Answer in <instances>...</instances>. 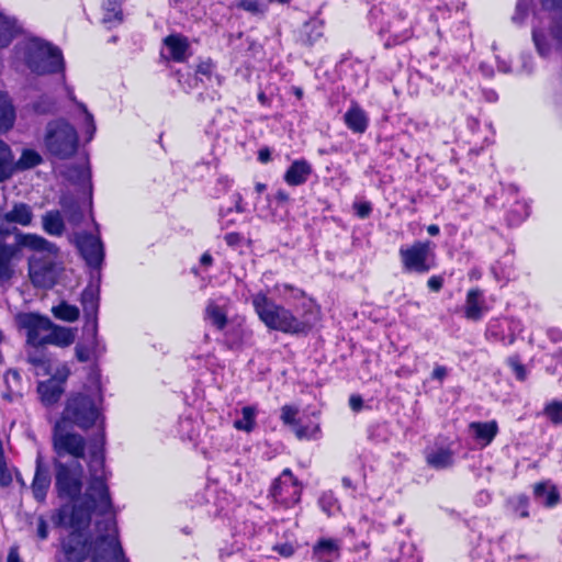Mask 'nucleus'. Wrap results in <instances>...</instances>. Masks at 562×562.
<instances>
[{
	"mask_svg": "<svg viewBox=\"0 0 562 562\" xmlns=\"http://www.w3.org/2000/svg\"><path fill=\"white\" fill-rule=\"evenodd\" d=\"M4 381L7 385H11V382H13L14 385H18L21 382V375L18 370L9 369L4 375Z\"/></svg>",
	"mask_w": 562,
	"mask_h": 562,
	"instance_id": "nucleus-61",
	"label": "nucleus"
},
{
	"mask_svg": "<svg viewBox=\"0 0 562 562\" xmlns=\"http://www.w3.org/2000/svg\"><path fill=\"white\" fill-rule=\"evenodd\" d=\"M224 239L228 246L236 247L241 243L243 236L239 233H228L224 236Z\"/></svg>",
	"mask_w": 562,
	"mask_h": 562,
	"instance_id": "nucleus-62",
	"label": "nucleus"
},
{
	"mask_svg": "<svg viewBox=\"0 0 562 562\" xmlns=\"http://www.w3.org/2000/svg\"><path fill=\"white\" fill-rule=\"evenodd\" d=\"M273 551L278 552L280 555L284 558H290L294 554L295 549L293 544L285 542L281 544L273 546Z\"/></svg>",
	"mask_w": 562,
	"mask_h": 562,
	"instance_id": "nucleus-58",
	"label": "nucleus"
},
{
	"mask_svg": "<svg viewBox=\"0 0 562 562\" xmlns=\"http://www.w3.org/2000/svg\"><path fill=\"white\" fill-rule=\"evenodd\" d=\"M101 403L102 394L99 386L91 393H74L67 398L58 422L87 430L102 418Z\"/></svg>",
	"mask_w": 562,
	"mask_h": 562,
	"instance_id": "nucleus-5",
	"label": "nucleus"
},
{
	"mask_svg": "<svg viewBox=\"0 0 562 562\" xmlns=\"http://www.w3.org/2000/svg\"><path fill=\"white\" fill-rule=\"evenodd\" d=\"M324 35V23L318 19H311L303 24L297 41L305 46H313Z\"/></svg>",
	"mask_w": 562,
	"mask_h": 562,
	"instance_id": "nucleus-31",
	"label": "nucleus"
},
{
	"mask_svg": "<svg viewBox=\"0 0 562 562\" xmlns=\"http://www.w3.org/2000/svg\"><path fill=\"white\" fill-rule=\"evenodd\" d=\"M52 446L55 453L54 459L80 461L86 457L87 440L80 434L74 431L64 422H56L53 427Z\"/></svg>",
	"mask_w": 562,
	"mask_h": 562,
	"instance_id": "nucleus-8",
	"label": "nucleus"
},
{
	"mask_svg": "<svg viewBox=\"0 0 562 562\" xmlns=\"http://www.w3.org/2000/svg\"><path fill=\"white\" fill-rule=\"evenodd\" d=\"M379 34L386 48L403 44L412 37V21L398 13L381 27Z\"/></svg>",
	"mask_w": 562,
	"mask_h": 562,
	"instance_id": "nucleus-17",
	"label": "nucleus"
},
{
	"mask_svg": "<svg viewBox=\"0 0 562 562\" xmlns=\"http://www.w3.org/2000/svg\"><path fill=\"white\" fill-rule=\"evenodd\" d=\"M70 178H76L77 182L90 183L91 171L89 167L86 166H74L69 169Z\"/></svg>",
	"mask_w": 562,
	"mask_h": 562,
	"instance_id": "nucleus-52",
	"label": "nucleus"
},
{
	"mask_svg": "<svg viewBox=\"0 0 562 562\" xmlns=\"http://www.w3.org/2000/svg\"><path fill=\"white\" fill-rule=\"evenodd\" d=\"M123 0H104L102 4V23L108 27L112 29L120 25L123 20L122 10Z\"/></svg>",
	"mask_w": 562,
	"mask_h": 562,
	"instance_id": "nucleus-34",
	"label": "nucleus"
},
{
	"mask_svg": "<svg viewBox=\"0 0 562 562\" xmlns=\"http://www.w3.org/2000/svg\"><path fill=\"white\" fill-rule=\"evenodd\" d=\"M46 346H26V361L34 368L36 375H49L52 373V357Z\"/></svg>",
	"mask_w": 562,
	"mask_h": 562,
	"instance_id": "nucleus-19",
	"label": "nucleus"
},
{
	"mask_svg": "<svg viewBox=\"0 0 562 562\" xmlns=\"http://www.w3.org/2000/svg\"><path fill=\"white\" fill-rule=\"evenodd\" d=\"M353 209L356 211V214L360 218L369 217L372 212V206H371V203H369V202H357L353 204Z\"/></svg>",
	"mask_w": 562,
	"mask_h": 562,
	"instance_id": "nucleus-57",
	"label": "nucleus"
},
{
	"mask_svg": "<svg viewBox=\"0 0 562 562\" xmlns=\"http://www.w3.org/2000/svg\"><path fill=\"white\" fill-rule=\"evenodd\" d=\"M36 533L40 540H46L48 537V525L43 516H40L37 519Z\"/></svg>",
	"mask_w": 562,
	"mask_h": 562,
	"instance_id": "nucleus-59",
	"label": "nucleus"
},
{
	"mask_svg": "<svg viewBox=\"0 0 562 562\" xmlns=\"http://www.w3.org/2000/svg\"><path fill=\"white\" fill-rule=\"evenodd\" d=\"M77 108L82 112L85 116L82 128L85 134L87 135V140L90 142L93 138L97 131L93 115L89 112L86 104L82 102H77Z\"/></svg>",
	"mask_w": 562,
	"mask_h": 562,
	"instance_id": "nucleus-49",
	"label": "nucleus"
},
{
	"mask_svg": "<svg viewBox=\"0 0 562 562\" xmlns=\"http://www.w3.org/2000/svg\"><path fill=\"white\" fill-rule=\"evenodd\" d=\"M508 366L512 368L513 372L515 373L516 378L519 380V381H524L526 378H527V371H526V368L525 366L520 362L519 360V357L518 356H513V357H509L508 360Z\"/></svg>",
	"mask_w": 562,
	"mask_h": 562,
	"instance_id": "nucleus-54",
	"label": "nucleus"
},
{
	"mask_svg": "<svg viewBox=\"0 0 562 562\" xmlns=\"http://www.w3.org/2000/svg\"><path fill=\"white\" fill-rule=\"evenodd\" d=\"M45 345H53L60 348L68 347L76 339V329L57 325L53 322L48 334L44 335Z\"/></svg>",
	"mask_w": 562,
	"mask_h": 562,
	"instance_id": "nucleus-27",
	"label": "nucleus"
},
{
	"mask_svg": "<svg viewBox=\"0 0 562 562\" xmlns=\"http://www.w3.org/2000/svg\"><path fill=\"white\" fill-rule=\"evenodd\" d=\"M50 486V475L47 468L43 464L42 458L37 457L34 477L31 484L34 498L44 503Z\"/></svg>",
	"mask_w": 562,
	"mask_h": 562,
	"instance_id": "nucleus-26",
	"label": "nucleus"
},
{
	"mask_svg": "<svg viewBox=\"0 0 562 562\" xmlns=\"http://www.w3.org/2000/svg\"><path fill=\"white\" fill-rule=\"evenodd\" d=\"M88 335L92 336L91 331H87ZM104 346L100 345L99 339L97 338V342H93V337H90L87 345L78 344L75 348L76 357L80 362H87L90 360L91 355H100L104 352Z\"/></svg>",
	"mask_w": 562,
	"mask_h": 562,
	"instance_id": "nucleus-42",
	"label": "nucleus"
},
{
	"mask_svg": "<svg viewBox=\"0 0 562 562\" xmlns=\"http://www.w3.org/2000/svg\"><path fill=\"white\" fill-rule=\"evenodd\" d=\"M76 244L87 266L100 273L105 256L101 238L90 233H81L76 236Z\"/></svg>",
	"mask_w": 562,
	"mask_h": 562,
	"instance_id": "nucleus-16",
	"label": "nucleus"
},
{
	"mask_svg": "<svg viewBox=\"0 0 562 562\" xmlns=\"http://www.w3.org/2000/svg\"><path fill=\"white\" fill-rule=\"evenodd\" d=\"M299 407L294 405H283L281 407L280 419L283 425L291 427L297 439L316 440L321 437L319 423L314 420L303 422L299 418Z\"/></svg>",
	"mask_w": 562,
	"mask_h": 562,
	"instance_id": "nucleus-13",
	"label": "nucleus"
},
{
	"mask_svg": "<svg viewBox=\"0 0 562 562\" xmlns=\"http://www.w3.org/2000/svg\"><path fill=\"white\" fill-rule=\"evenodd\" d=\"M43 144L49 155L58 159H68L78 149L77 130L66 119L52 120L45 126Z\"/></svg>",
	"mask_w": 562,
	"mask_h": 562,
	"instance_id": "nucleus-6",
	"label": "nucleus"
},
{
	"mask_svg": "<svg viewBox=\"0 0 562 562\" xmlns=\"http://www.w3.org/2000/svg\"><path fill=\"white\" fill-rule=\"evenodd\" d=\"M14 246H18L19 249L21 247L29 248L34 250L35 254H43L44 256L57 255L58 251V248L53 243L35 234L19 233Z\"/></svg>",
	"mask_w": 562,
	"mask_h": 562,
	"instance_id": "nucleus-23",
	"label": "nucleus"
},
{
	"mask_svg": "<svg viewBox=\"0 0 562 562\" xmlns=\"http://www.w3.org/2000/svg\"><path fill=\"white\" fill-rule=\"evenodd\" d=\"M513 510L515 515L519 518H528L529 517V498L526 495H519L514 501H512Z\"/></svg>",
	"mask_w": 562,
	"mask_h": 562,
	"instance_id": "nucleus-51",
	"label": "nucleus"
},
{
	"mask_svg": "<svg viewBox=\"0 0 562 562\" xmlns=\"http://www.w3.org/2000/svg\"><path fill=\"white\" fill-rule=\"evenodd\" d=\"M398 255L405 272L425 274L436 267V256L429 240L402 246Z\"/></svg>",
	"mask_w": 562,
	"mask_h": 562,
	"instance_id": "nucleus-9",
	"label": "nucleus"
},
{
	"mask_svg": "<svg viewBox=\"0 0 562 562\" xmlns=\"http://www.w3.org/2000/svg\"><path fill=\"white\" fill-rule=\"evenodd\" d=\"M547 336L552 342H560L562 340V330L557 327H551L547 330Z\"/></svg>",
	"mask_w": 562,
	"mask_h": 562,
	"instance_id": "nucleus-63",
	"label": "nucleus"
},
{
	"mask_svg": "<svg viewBox=\"0 0 562 562\" xmlns=\"http://www.w3.org/2000/svg\"><path fill=\"white\" fill-rule=\"evenodd\" d=\"M100 278L101 274L98 273L97 282H90L81 293L80 302L82 305L83 314H85V329L86 331H91L93 337V342H97V333H98V312L100 305Z\"/></svg>",
	"mask_w": 562,
	"mask_h": 562,
	"instance_id": "nucleus-15",
	"label": "nucleus"
},
{
	"mask_svg": "<svg viewBox=\"0 0 562 562\" xmlns=\"http://www.w3.org/2000/svg\"><path fill=\"white\" fill-rule=\"evenodd\" d=\"M237 8L243 9L255 15H262L267 11V5L260 0H235Z\"/></svg>",
	"mask_w": 562,
	"mask_h": 562,
	"instance_id": "nucleus-50",
	"label": "nucleus"
},
{
	"mask_svg": "<svg viewBox=\"0 0 562 562\" xmlns=\"http://www.w3.org/2000/svg\"><path fill=\"white\" fill-rule=\"evenodd\" d=\"M104 435L95 436L89 447V482L81 503L61 506L52 517L56 526L71 527L80 531L89 526L93 513L105 515L113 512V503L108 486V472L104 465Z\"/></svg>",
	"mask_w": 562,
	"mask_h": 562,
	"instance_id": "nucleus-1",
	"label": "nucleus"
},
{
	"mask_svg": "<svg viewBox=\"0 0 562 562\" xmlns=\"http://www.w3.org/2000/svg\"><path fill=\"white\" fill-rule=\"evenodd\" d=\"M318 503L327 515H331L333 509L336 507V499L331 494H323Z\"/></svg>",
	"mask_w": 562,
	"mask_h": 562,
	"instance_id": "nucleus-56",
	"label": "nucleus"
},
{
	"mask_svg": "<svg viewBox=\"0 0 562 562\" xmlns=\"http://www.w3.org/2000/svg\"><path fill=\"white\" fill-rule=\"evenodd\" d=\"M312 173L313 167L306 159H295L284 172L283 180L290 187H299L306 183Z\"/></svg>",
	"mask_w": 562,
	"mask_h": 562,
	"instance_id": "nucleus-25",
	"label": "nucleus"
},
{
	"mask_svg": "<svg viewBox=\"0 0 562 562\" xmlns=\"http://www.w3.org/2000/svg\"><path fill=\"white\" fill-rule=\"evenodd\" d=\"M491 272L497 282L506 284L515 278L513 257L508 254L505 255L491 267Z\"/></svg>",
	"mask_w": 562,
	"mask_h": 562,
	"instance_id": "nucleus-39",
	"label": "nucleus"
},
{
	"mask_svg": "<svg viewBox=\"0 0 562 562\" xmlns=\"http://www.w3.org/2000/svg\"><path fill=\"white\" fill-rule=\"evenodd\" d=\"M215 66L211 60L202 61L198 65L196 77L201 82L204 83H216L222 85V78L214 74Z\"/></svg>",
	"mask_w": 562,
	"mask_h": 562,
	"instance_id": "nucleus-45",
	"label": "nucleus"
},
{
	"mask_svg": "<svg viewBox=\"0 0 562 562\" xmlns=\"http://www.w3.org/2000/svg\"><path fill=\"white\" fill-rule=\"evenodd\" d=\"M59 205L70 224L77 225L82 221V207L74 195L69 193L61 194Z\"/></svg>",
	"mask_w": 562,
	"mask_h": 562,
	"instance_id": "nucleus-37",
	"label": "nucleus"
},
{
	"mask_svg": "<svg viewBox=\"0 0 562 562\" xmlns=\"http://www.w3.org/2000/svg\"><path fill=\"white\" fill-rule=\"evenodd\" d=\"M22 31L15 18L0 12V48H5L12 40Z\"/></svg>",
	"mask_w": 562,
	"mask_h": 562,
	"instance_id": "nucleus-38",
	"label": "nucleus"
},
{
	"mask_svg": "<svg viewBox=\"0 0 562 562\" xmlns=\"http://www.w3.org/2000/svg\"><path fill=\"white\" fill-rule=\"evenodd\" d=\"M33 220V211L26 203H15L12 210L0 215V237L9 235L10 231L4 228V223L19 224L22 226H29Z\"/></svg>",
	"mask_w": 562,
	"mask_h": 562,
	"instance_id": "nucleus-21",
	"label": "nucleus"
},
{
	"mask_svg": "<svg viewBox=\"0 0 562 562\" xmlns=\"http://www.w3.org/2000/svg\"><path fill=\"white\" fill-rule=\"evenodd\" d=\"M15 108L8 92L0 90V133L10 131L15 122Z\"/></svg>",
	"mask_w": 562,
	"mask_h": 562,
	"instance_id": "nucleus-33",
	"label": "nucleus"
},
{
	"mask_svg": "<svg viewBox=\"0 0 562 562\" xmlns=\"http://www.w3.org/2000/svg\"><path fill=\"white\" fill-rule=\"evenodd\" d=\"M531 0H519L516 4V11L513 15L515 22H522L528 13Z\"/></svg>",
	"mask_w": 562,
	"mask_h": 562,
	"instance_id": "nucleus-55",
	"label": "nucleus"
},
{
	"mask_svg": "<svg viewBox=\"0 0 562 562\" xmlns=\"http://www.w3.org/2000/svg\"><path fill=\"white\" fill-rule=\"evenodd\" d=\"M448 374L447 368L443 366H436L432 370L431 378L434 380L442 381Z\"/></svg>",
	"mask_w": 562,
	"mask_h": 562,
	"instance_id": "nucleus-64",
	"label": "nucleus"
},
{
	"mask_svg": "<svg viewBox=\"0 0 562 562\" xmlns=\"http://www.w3.org/2000/svg\"><path fill=\"white\" fill-rule=\"evenodd\" d=\"M42 226L45 233L52 236H61L65 232V223L59 211L52 210L42 216Z\"/></svg>",
	"mask_w": 562,
	"mask_h": 562,
	"instance_id": "nucleus-40",
	"label": "nucleus"
},
{
	"mask_svg": "<svg viewBox=\"0 0 562 562\" xmlns=\"http://www.w3.org/2000/svg\"><path fill=\"white\" fill-rule=\"evenodd\" d=\"M256 414L257 411L252 406H245L241 409V419L234 422V427L238 430L250 432L256 426Z\"/></svg>",
	"mask_w": 562,
	"mask_h": 562,
	"instance_id": "nucleus-48",
	"label": "nucleus"
},
{
	"mask_svg": "<svg viewBox=\"0 0 562 562\" xmlns=\"http://www.w3.org/2000/svg\"><path fill=\"white\" fill-rule=\"evenodd\" d=\"M12 158L10 147L0 139V182L8 180L12 176Z\"/></svg>",
	"mask_w": 562,
	"mask_h": 562,
	"instance_id": "nucleus-44",
	"label": "nucleus"
},
{
	"mask_svg": "<svg viewBox=\"0 0 562 562\" xmlns=\"http://www.w3.org/2000/svg\"><path fill=\"white\" fill-rule=\"evenodd\" d=\"M53 316L59 321L72 323L80 316V311L76 305L61 301L58 305L50 308Z\"/></svg>",
	"mask_w": 562,
	"mask_h": 562,
	"instance_id": "nucleus-41",
	"label": "nucleus"
},
{
	"mask_svg": "<svg viewBox=\"0 0 562 562\" xmlns=\"http://www.w3.org/2000/svg\"><path fill=\"white\" fill-rule=\"evenodd\" d=\"M13 63L23 65L37 76L64 72L65 61L61 50L52 43L36 36L19 41L12 52Z\"/></svg>",
	"mask_w": 562,
	"mask_h": 562,
	"instance_id": "nucleus-4",
	"label": "nucleus"
},
{
	"mask_svg": "<svg viewBox=\"0 0 562 562\" xmlns=\"http://www.w3.org/2000/svg\"><path fill=\"white\" fill-rule=\"evenodd\" d=\"M15 323L26 335L25 346L45 345L44 335L53 326L49 317L34 312H22L15 315Z\"/></svg>",
	"mask_w": 562,
	"mask_h": 562,
	"instance_id": "nucleus-11",
	"label": "nucleus"
},
{
	"mask_svg": "<svg viewBox=\"0 0 562 562\" xmlns=\"http://www.w3.org/2000/svg\"><path fill=\"white\" fill-rule=\"evenodd\" d=\"M269 495L276 503L292 506L301 498V487L290 469H284L270 487Z\"/></svg>",
	"mask_w": 562,
	"mask_h": 562,
	"instance_id": "nucleus-14",
	"label": "nucleus"
},
{
	"mask_svg": "<svg viewBox=\"0 0 562 562\" xmlns=\"http://www.w3.org/2000/svg\"><path fill=\"white\" fill-rule=\"evenodd\" d=\"M95 527L98 536L91 542L80 531H72L63 539L64 558L59 562H82L88 557L91 562H125L115 516L98 521Z\"/></svg>",
	"mask_w": 562,
	"mask_h": 562,
	"instance_id": "nucleus-2",
	"label": "nucleus"
},
{
	"mask_svg": "<svg viewBox=\"0 0 562 562\" xmlns=\"http://www.w3.org/2000/svg\"><path fill=\"white\" fill-rule=\"evenodd\" d=\"M164 44L169 52L170 59L178 63L186 60L189 43L184 36L171 34L164 40Z\"/></svg>",
	"mask_w": 562,
	"mask_h": 562,
	"instance_id": "nucleus-36",
	"label": "nucleus"
},
{
	"mask_svg": "<svg viewBox=\"0 0 562 562\" xmlns=\"http://www.w3.org/2000/svg\"><path fill=\"white\" fill-rule=\"evenodd\" d=\"M508 328L510 330L509 335H505L504 333V323L501 319H491L487 324L485 336L487 339L499 341L505 346H510L516 340V331H521V324L518 319L512 317L507 319Z\"/></svg>",
	"mask_w": 562,
	"mask_h": 562,
	"instance_id": "nucleus-18",
	"label": "nucleus"
},
{
	"mask_svg": "<svg viewBox=\"0 0 562 562\" xmlns=\"http://www.w3.org/2000/svg\"><path fill=\"white\" fill-rule=\"evenodd\" d=\"M488 312L484 293L479 288L470 289L467 293L463 307L464 317L472 322H479Z\"/></svg>",
	"mask_w": 562,
	"mask_h": 562,
	"instance_id": "nucleus-20",
	"label": "nucleus"
},
{
	"mask_svg": "<svg viewBox=\"0 0 562 562\" xmlns=\"http://www.w3.org/2000/svg\"><path fill=\"white\" fill-rule=\"evenodd\" d=\"M541 415L553 426H562V400H552L546 403Z\"/></svg>",
	"mask_w": 562,
	"mask_h": 562,
	"instance_id": "nucleus-46",
	"label": "nucleus"
},
{
	"mask_svg": "<svg viewBox=\"0 0 562 562\" xmlns=\"http://www.w3.org/2000/svg\"><path fill=\"white\" fill-rule=\"evenodd\" d=\"M469 428L474 439L484 447L490 445L498 432V425L495 420L472 422Z\"/></svg>",
	"mask_w": 562,
	"mask_h": 562,
	"instance_id": "nucleus-30",
	"label": "nucleus"
},
{
	"mask_svg": "<svg viewBox=\"0 0 562 562\" xmlns=\"http://www.w3.org/2000/svg\"><path fill=\"white\" fill-rule=\"evenodd\" d=\"M19 255V248L0 241V285L5 286L14 276V259Z\"/></svg>",
	"mask_w": 562,
	"mask_h": 562,
	"instance_id": "nucleus-24",
	"label": "nucleus"
},
{
	"mask_svg": "<svg viewBox=\"0 0 562 562\" xmlns=\"http://www.w3.org/2000/svg\"><path fill=\"white\" fill-rule=\"evenodd\" d=\"M55 491L60 499L76 501L83 487V467L77 460L53 459Z\"/></svg>",
	"mask_w": 562,
	"mask_h": 562,
	"instance_id": "nucleus-7",
	"label": "nucleus"
},
{
	"mask_svg": "<svg viewBox=\"0 0 562 562\" xmlns=\"http://www.w3.org/2000/svg\"><path fill=\"white\" fill-rule=\"evenodd\" d=\"M344 122L356 134H363L369 126L367 113L357 103H352L344 114Z\"/></svg>",
	"mask_w": 562,
	"mask_h": 562,
	"instance_id": "nucleus-28",
	"label": "nucleus"
},
{
	"mask_svg": "<svg viewBox=\"0 0 562 562\" xmlns=\"http://www.w3.org/2000/svg\"><path fill=\"white\" fill-rule=\"evenodd\" d=\"M426 461L432 469L446 470L453 465L454 452L449 448H435L427 452Z\"/></svg>",
	"mask_w": 562,
	"mask_h": 562,
	"instance_id": "nucleus-32",
	"label": "nucleus"
},
{
	"mask_svg": "<svg viewBox=\"0 0 562 562\" xmlns=\"http://www.w3.org/2000/svg\"><path fill=\"white\" fill-rule=\"evenodd\" d=\"M13 482V465L10 467L8 461L0 463V486L9 487Z\"/></svg>",
	"mask_w": 562,
	"mask_h": 562,
	"instance_id": "nucleus-53",
	"label": "nucleus"
},
{
	"mask_svg": "<svg viewBox=\"0 0 562 562\" xmlns=\"http://www.w3.org/2000/svg\"><path fill=\"white\" fill-rule=\"evenodd\" d=\"M32 110L38 115L54 114L57 111V102L53 97L44 94L32 103Z\"/></svg>",
	"mask_w": 562,
	"mask_h": 562,
	"instance_id": "nucleus-47",
	"label": "nucleus"
},
{
	"mask_svg": "<svg viewBox=\"0 0 562 562\" xmlns=\"http://www.w3.org/2000/svg\"><path fill=\"white\" fill-rule=\"evenodd\" d=\"M252 306L259 319L271 330L284 334H307L316 322V311L312 303L303 313L294 314L291 310L277 304L263 292L252 295Z\"/></svg>",
	"mask_w": 562,
	"mask_h": 562,
	"instance_id": "nucleus-3",
	"label": "nucleus"
},
{
	"mask_svg": "<svg viewBox=\"0 0 562 562\" xmlns=\"http://www.w3.org/2000/svg\"><path fill=\"white\" fill-rule=\"evenodd\" d=\"M340 540L334 538L318 539L312 549V560L314 562H335L340 557Z\"/></svg>",
	"mask_w": 562,
	"mask_h": 562,
	"instance_id": "nucleus-22",
	"label": "nucleus"
},
{
	"mask_svg": "<svg viewBox=\"0 0 562 562\" xmlns=\"http://www.w3.org/2000/svg\"><path fill=\"white\" fill-rule=\"evenodd\" d=\"M43 164L42 155L35 149L24 148L15 162L18 170H29Z\"/></svg>",
	"mask_w": 562,
	"mask_h": 562,
	"instance_id": "nucleus-43",
	"label": "nucleus"
},
{
	"mask_svg": "<svg viewBox=\"0 0 562 562\" xmlns=\"http://www.w3.org/2000/svg\"><path fill=\"white\" fill-rule=\"evenodd\" d=\"M533 497L546 507H554L560 503V493L550 481L538 482L533 485Z\"/></svg>",
	"mask_w": 562,
	"mask_h": 562,
	"instance_id": "nucleus-29",
	"label": "nucleus"
},
{
	"mask_svg": "<svg viewBox=\"0 0 562 562\" xmlns=\"http://www.w3.org/2000/svg\"><path fill=\"white\" fill-rule=\"evenodd\" d=\"M204 321L221 331L228 323L227 311L214 300H209L204 310Z\"/></svg>",
	"mask_w": 562,
	"mask_h": 562,
	"instance_id": "nucleus-35",
	"label": "nucleus"
},
{
	"mask_svg": "<svg viewBox=\"0 0 562 562\" xmlns=\"http://www.w3.org/2000/svg\"><path fill=\"white\" fill-rule=\"evenodd\" d=\"M50 374L49 379L37 384L41 402L47 407L55 405L60 400L65 392V384L70 375V369L67 363H60Z\"/></svg>",
	"mask_w": 562,
	"mask_h": 562,
	"instance_id": "nucleus-12",
	"label": "nucleus"
},
{
	"mask_svg": "<svg viewBox=\"0 0 562 562\" xmlns=\"http://www.w3.org/2000/svg\"><path fill=\"white\" fill-rule=\"evenodd\" d=\"M57 255L34 254L29 259V277L32 284L40 289L53 288L58 279Z\"/></svg>",
	"mask_w": 562,
	"mask_h": 562,
	"instance_id": "nucleus-10",
	"label": "nucleus"
},
{
	"mask_svg": "<svg viewBox=\"0 0 562 562\" xmlns=\"http://www.w3.org/2000/svg\"><path fill=\"white\" fill-rule=\"evenodd\" d=\"M428 288L434 292H439L443 285V278L441 276H432L427 281Z\"/></svg>",
	"mask_w": 562,
	"mask_h": 562,
	"instance_id": "nucleus-60",
	"label": "nucleus"
}]
</instances>
